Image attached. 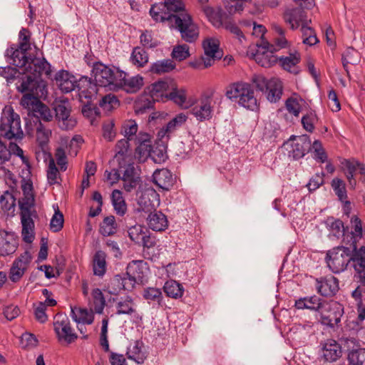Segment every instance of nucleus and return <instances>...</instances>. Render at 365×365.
I'll use <instances>...</instances> for the list:
<instances>
[{"mask_svg": "<svg viewBox=\"0 0 365 365\" xmlns=\"http://www.w3.org/2000/svg\"><path fill=\"white\" fill-rule=\"evenodd\" d=\"M301 61V56L298 51L291 53L289 56H281L278 58V61L280 66L285 71L297 75L299 73V70L294 68Z\"/></svg>", "mask_w": 365, "mask_h": 365, "instance_id": "nucleus-30", "label": "nucleus"}, {"mask_svg": "<svg viewBox=\"0 0 365 365\" xmlns=\"http://www.w3.org/2000/svg\"><path fill=\"white\" fill-rule=\"evenodd\" d=\"M257 46L258 48L255 53H252V56L258 65L269 68L278 62L277 56L273 54V51L269 50V48H273L272 44L266 41Z\"/></svg>", "mask_w": 365, "mask_h": 365, "instance_id": "nucleus-9", "label": "nucleus"}, {"mask_svg": "<svg viewBox=\"0 0 365 365\" xmlns=\"http://www.w3.org/2000/svg\"><path fill=\"white\" fill-rule=\"evenodd\" d=\"M349 242H350L349 262H356L354 264V268L357 273L361 274L365 269V257L357 251V240L355 239L353 233Z\"/></svg>", "mask_w": 365, "mask_h": 365, "instance_id": "nucleus-24", "label": "nucleus"}, {"mask_svg": "<svg viewBox=\"0 0 365 365\" xmlns=\"http://www.w3.org/2000/svg\"><path fill=\"white\" fill-rule=\"evenodd\" d=\"M22 72L16 67L11 66L0 67V76L6 78L7 83H12L16 78H19Z\"/></svg>", "mask_w": 365, "mask_h": 365, "instance_id": "nucleus-54", "label": "nucleus"}, {"mask_svg": "<svg viewBox=\"0 0 365 365\" xmlns=\"http://www.w3.org/2000/svg\"><path fill=\"white\" fill-rule=\"evenodd\" d=\"M129 140H130L127 138L121 139L118 140L115 145V155L114 158L117 160L120 168L125 166V161L132 160L130 154H128L130 147Z\"/></svg>", "mask_w": 365, "mask_h": 365, "instance_id": "nucleus-29", "label": "nucleus"}, {"mask_svg": "<svg viewBox=\"0 0 365 365\" xmlns=\"http://www.w3.org/2000/svg\"><path fill=\"white\" fill-rule=\"evenodd\" d=\"M118 68L113 69L103 63H97L91 70V76L94 78L98 86L108 87L114 91L118 81Z\"/></svg>", "mask_w": 365, "mask_h": 365, "instance_id": "nucleus-3", "label": "nucleus"}, {"mask_svg": "<svg viewBox=\"0 0 365 365\" xmlns=\"http://www.w3.org/2000/svg\"><path fill=\"white\" fill-rule=\"evenodd\" d=\"M127 279L124 273L115 274L110 279L105 291L113 295L118 294L121 290L132 291L133 289V285Z\"/></svg>", "mask_w": 365, "mask_h": 365, "instance_id": "nucleus-22", "label": "nucleus"}, {"mask_svg": "<svg viewBox=\"0 0 365 365\" xmlns=\"http://www.w3.org/2000/svg\"><path fill=\"white\" fill-rule=\"evenodd\" d=\"M31 32L28 29L22 28L19 31V43L17 44L18 48L22 50H31Z\"/></svg>", "mask_w": 365, "mask_h": 365, "instance_id": "nucleus-63", "label": "nucleus"}, {"mask_svg": "<svg viewBox=\"0 0 365 365\" xmlns=\"http://www.w3.org/2000/svg\"><path fill=\"white\" fill-rule=\"evenodd\" d=\"M54 110L56 119L58 121L61 130H69L76 125V120L71 116V108L68 100L55 104Z\"/></svg>", "mask_w": 365, "mask_h": 365, "instance_id": "nucleus-8", "label": "nucleus"}, {"mask_svg": "<svg viewBox=\"0 0 365 365\" xmlns=\"http://www.w3.org/2000/svg\"><path fill=\"white\" fill-rule=\"evenodd\" d=\"M176 67L175 63L170 58L157 61L150 65L149 71L152 73L161 75L173 71Z\"/></svg>", "mask_w": 365, "mask_h": 365, "instance_id": "nucleus-37", "label": "nucleus"}, {"mask_svg": "<svg viewBox=\"0 0 365 365\" xmlns=\"http://www.w3.org/2000/svg\"><path fill=\"white\" fill-rule=\"evenodd\" d=\"M319 314V322L322 325L334 329L341 322V318L344 314V306L336 301H327Z\"/></svg>", "mask_w": 365, "mask_h": 365, "instance_id": "nucleus-4", "label": "nucleus"}, {"mask_svg": "<svg viewBox=\"0 0 365 365\" xmlns=\"http://www.w3.org/2000/svg\"><path fill=\"white\" fill-rule=\"evenodd\" d=\"M138 124L134 120H125L121 126L120 133L128 140H132L133 137L136 135L138 132Z\"/></svg>", "mask_w": 365, "mask_h": 365, "instance_id": "nucleus-57", "label": "nucleus"}, {"mask_svg": "<svg viewBox=\"0 0 365 365\" xmlns=\"http://www.w3.org/2000/svg\"><path fill=\"white\" fill-rule=\"evenodd\" d=\"M92 296L96 313L102 314L106 306V299L102 291L98 288L93 289Z\"/></svg>", "mask_w": 365, "mask_h": 365, "instance_id": "nucleus-58", "label": "nucleus"}, {"mask_svg": "<svg viewBox=\"0 0 365 365\" xmlns=\"http://www.w3.org/2000/svg\"><path fill=\"white\" fill-rule=\"evenodd\" d=\"M36 200H31V202L19 203V215L21 222H25L35 225L34 219L38 218V212L35 208Z\"/></svg>", "mask_w": 365, "mask_h": 365, "instance_id": "nucleus-27", "label": "nucleus"}, {"mask_svg": "<svg viewBox=\"0 0 365 365\" xmlns=\"http://www.w3.org/2000/svg\"><path fill=\"white\" fill-rule=\"evenodd\" d=\"M318 121V117L314 110H309L302 118L301 122L304 130L312 133L314 124Z\"/></svg>", "mask_w": 365, "mask_h": 365, "instance_id": "nucleus-56", "label": "nucleus"}, {"mask_svg": "<svg viewBox=\"0 0 365 365\" xmlns=\"http://www.w3.org/2000/svg\"><path fill=\"white\" fill-rule=\"evenodd\" d=\"M16 83V90L21 93H34V96H43L47 93L46 83L42 79L32 75L21 74Z\"/></svg>", "mask_w": 365, "mask_h": 365, "instance_id": "nucleus-6", "label": "nucleus"}, {"mask_svg": "<svg viewBox=\"0 0 365 365\" xmlns=\"http://www.w3.org/2000/svg\"><path fill=\"white\" fill-rule=\"evenodd\" d=\"M219 24L238 38L245 37L240 28L233 21L229 19V16L226 13L225 15L219 16Z\"/></svg>", "mask_w": 365, "mask_h": 365, "instance_id": "nucleus-46", "label": "nucleus"}, {"mask_svg": "<svg viewBox=\"0 0 365 365\" xmlns=\"http://www.w3.org/2000/svg\"><path fill=\"white\" fill-rule=\"evenodd\" d=\"M331 186L338 197L339 201L343 202L348 198L345 182L338 178H334L331 182Z\"/></svg>", "mask_w": 365, "mask_h": 365, "instance_id": "nucleus-51", "label": "nucleus"}, {"mask_svg": "<svg viewBox=\"0 0 365 365\" xmlns=\"http://www.w3.org/2000/svg\"><path fill=\"white\" fill-rule=\"evenodd\" d=\"M326 302L327 300L314 294L295 300L294 307L297 309H309L319 313Z\"/></svg>", "mask_w": 365, "mask_h": 365, "instance_id": "nucleus-23", "label": "nucleus"}, {"mask_svg": "<svg viewBox=\"0 0 365 365\" xmlns=\"http://www.w3.org/2000/svg\"><path fill=\"white\" fill-rule=\"evenodd\" d=\"M63 215L57 207V210L55 211V213L53 214L50 222L51 230H52L53 232L61 231L63 227Z\"/></svg>", "mask_w": 365, "mask_h": 365, "instance_id": "nucleus-62", "label": "nucleus"}, {"mask_svg": "<svg viewBox=\"0 0 365 365\" xmlns=\"http://www.w3.org/2000/svg\"><path fill=\"white\" fill-rule=\"evenodd\" d=\"M190 56L189 46L187 44L175 46L171 53L172 58L178 61L185 60Z\"/></svg>", "mask_w": 365, "mask_h": 365, "instance_id": "nucleus-61", "label": "nucleus"}, {"mask_svg": "<svg viewBox=\"0 0 365 365\" xmlns=\"http://www.w3.org/2000/svg\"><path fill=\"white\" fill-rule=\"evenodd\" d=\"M145 230L148 229L140 225L131 226L128 230V237L133 242L138 245L140 243V240L143 239L142 237L145 232Z\"/></svg>", "mask_w": 365, "mask_h": 365, "instance_id": "nucleus-60", "label": "nucleus"}, {"mask_svg": "<svg viewBox=\"0 0 365 365\" xmlns=\"http://www.w3.org/2000/svg\"><path fill=\"white\" fill-rule=\"evenodd\" d=\"M153 182L160 188L169 190L174 184L172 173L167 168L156 170L153 174Z\"/></svg>", "mask_w": 365, "mask_h": 365, "instance_id": "nucleus-25", "label": "nucleus"}, {"mask_svg": "<svg viewBox=\"0 0 365 365\" xmlns=\"http://www.w3.org/2000/svg\"><path fill=\"white\" fill-rule=\"evenodd\" d=\"M98 86L95 79L93 80L92 78L87 76H83L78 80L77 79L76 88L79 91L80 102H83V98H90V97L96 98Z\"/></svg>", "mask_w": 365, "mask_h": 365, "instance_id": "nucleus-19", "label": "nucleus"}, {"mask_svg": "<svg viewBox=\"0 0 365 365\" xmlns=\"http://www.w3.org/2000/svg\"><path fill=\"white\" fill-rule=\"evenodd\" d=\"M78 312L80 317H78L75 313V309L71 308V317L74 322L77 323L83 322L86 324H91L94 321V314L93 312H89L86 309L79 308Z\"/></svg>", "mask_w": 365, "mask_h": 365, "instance_id": "nucleus-53", "label": "nucleus"}, {"mask_svg": "<svg viewBox=\"0 0 365 365\" xmlns=\"http://www.w3.org/2000/svg\"><path fill=\"white\" fill-rule=\"evenodd\" d=\"M117 315H129L133 316L136 314L135 308V303L133 299L130 296H126L124 299L116 303V312Z\"/></svg>", "mask_w": 365, "mask_h": 365, "instance_id": "nucleus-35", "label": "nucleus"}, {"mask_svg": "<svg viewBox=\"0 0 365 365\" xmlns=\"http://www.w3.org/2000/svg\"><path fill=\"white\" fill-rule=\"evenodd\" d=\"M170 91L164 96L165 102L172 101L178 106H182L185 103L187 95L185 89H178L176 83L174 82Z\"/></svg>", "mask_w": 365, "mask_h": 365, "instance_id": "nucleus-39", "label": "nucleus"}, {"mask_svg": "<svg viewBox=\"0 0 365 365\" xmlns=\"http://www.w3.org/2000/svg\"><path fill=\"white\" fill-rule=\"evenodd\" d=\"M147 220L149 228L153 231H164L168 227L167 216L156 210L148 214Z\"/></svg>", "mask_w": 365, "mask_h": 365, "instance_id": "nucleus-28", "label": "nucleus"}, {"mask_svg": "<svg viewBox=\"0 0 365 365\" xmlns=\"http://www.w3.org/2000/svg\"><path fill=\"white\" fill-rule=\"evenodd\" d=\"M41 96H34V93H24L20 101V105L28 111V116L36 108V106L41 101Z\"/></svg>", "mask_w": 365, "mask_h": 365, "instance_id": "nucleus-49", "label": "nucleus"}, {"mask_svg": "<svg viewBox=\"0 0 365 365\" xmlns=\"http://www.w3.org/2000/svg\"><path fill=\"white\" fill-rule=\"evenodd\" d=\"M190 113L200 121L209 120L212 117V108L207 103L194 106L191 109Z\"/></svg>", "mask_w": 365, "mask_h": 365, "instance_id": "nucleus-48", "label": "nucleus"}, {"mask_svg": "<svg viewBox=\"0 0 365 365\" xmlns=\"http://www.w3.org/2000/svg\"><path fill=\"white\" fill-rule=\"evenodd\" d=\"M50 158L48 163V168L47 170V179L48 183L52 185L54 184H60L56 180L57 178L61 179V176L58 174V170L55 164V161L52 158L51 153H47Z\"/></svg>", "mask_w": 365, "mask_h": 365, "instance_id": "nucleus-55", "label": "nucleus"}, {"mask_svg": "<svg viewBox=\"0 0 365 365\" xmlns=\"http://www.w3.org/2000/svg\"><path fill=\"white\" fill-rule=\"evenodd\" d=\"M99 106L106 112H111L120 106V101L115 95L108 93L100 100Z\"/></svg>", "mask_w": 365, "mask_h": 365, "instance_id": "nucleus-47", "label": "nucleus"}, {"mask_svg": "<svg viewBox=\"0 0 365 365\" xmlns=\"http://www.w3.org/2000/svg\"><path fill=\"white\" fill-rule=\"evenodd\" d=\"M170 26L178 29L182 39L187 43H195L199 37V27L194 23L191 15L186 12L178 14Z\"/></svg>", "mask_w": 365, "mask_h": 365, "instance_id": "nucleus-2", "label": "nucleus"}, {"mask_svg": "<svg viewBox=\"0 0 365 365\" xmlns=\"http://www.w3.org/2000/svg\"><path fill=\"white\" fill-rule=\"evenodd\" d=\"M19 246V239L14 232L0 230V256L14 254Z\"/></svg>", "mask_w": 365, "mask_h": 365, "instance_id": "nucleus-18", "label": "nucleus"}, {"mask_svg": "<svg viewBox=\"0 0 365 365\" xmlns=\"http://www.w3.org/2000/svg\"><path fill=\"white\" fill-rule=\"evenodd\" d=\"M36 140L38 142V146L42 149L44 153L47 154L44 151V149L47 147L49 137L51 135V131L50 130H47L45 128L44 125L41 123V121L38 120V118L36 119Z\"/></svg>", "mask_w": 365, "mask_h": 365, "instance_id": "nucleus-38", "label": "nucleus"}, {"mask_svg": "<svg viewBox=\"0 0 365 365\" xmlns=\"http://www.w3.org/2000/svg\"><path fill=\"white\" fill-rule=\"evenodd\" d=\"M16 197L14 195L6 190L0 197V207L1 210L6 212L8 215L14 216L16 207Z\"/></svg>", "mask_w": 365, "mask_h": 365, "instance_id": "nucleus-40", "label": "nucleus"}, {"mask_svg": "<svg viewBox=\"0 0 365 365\" xmlns=\"http://www.w3.org/2000/svg\"><path fill=\"white\" fill-rule=\"evenodd\" d=\"M148 270L147 262L143 260H133L127 265L124 275L126 276L128 282H131L134 289L135 284H143L147 282L146 275Z\"/></svg>", "mask_w": 365, "mask_h": 365, "instance_id": "nucleus-7", "label": "nucleus"}, {"mask_svg": "<svg viewBox=\"0 0 365 365\" xmlns=\"http://www.w3.org/2000/svg\"><path fill=\"white\" fill-rule=\"evenodd\" d=\"M315 287L317 293L324 297H332L339 289V281L333 275L316 278Z\"/></svg>", "mask_w": 365, "mask_h": 365, "instance_id": "nucleus-12", "label": "nucleus"}, {"mask_svg": "<svg viewBox=\"0 0 365 365\" xmlns=\"http://www.w3.org/2000/svg\"><path fill=\"white\" fill-rule=\"evenodd\" d=\"M252 83L238 81L230 84L226 88L225 96L230 100L239 98L238 103L240 106L250 110L256 111L259 109V104L257 98L254 95V89L267 93V86L269 85V80L267 79L262 75L254 74L251 78Z\"/></svg>", "mask_w": 365, "mask_h": 365, "instance_id": "nucleus-1", "label": "nucleus"}, {"mask_svg": "<svg viewBox=\"0 0 365 365\" xmlns=\"http://www.w3.org/2000/svg\"><path fill=\"white\" fill-rule=\"evenodd\" d=\"M28 51V50L19 48L17 44H11L6 50L5 56L10 65L23 70L31 59V56H27Z\"/></svg>", "mask_w": 365, "mask_h": 365, "instance_id": "nucleus-16", "label": "nucleus"}, {"mask_svg": "<svg viewBox=\"0 0 365 365\" xmlns=\"http://www.w3.org/2000/svg\"><path fill=\"white\" fill-rule=\"evenodd\" d=\"M283 86L282 81L276 78L269 79V85L267 86V98L272 103L277 102L282 95Z\"/></svg>", "mask_w": 365, "mask_h": 365, "instance_id": "nucleus-33", "label": "nucleus"}, {"mask_svg": "<svg viewBox=\"0 0 365 365\" xmlns=\"http://www.w3.org/2000/svg\"><path fill=\"white\" fill-rule=\"evenodd\" d=\"M59 341L63 339L68 344H71L78 338V335L73 331L71 325L62 327L59 331V334H56Z\"/></svg>", "mask_w": 365, "mask_h": 365, "instance_id": "nucleus-64", "label": "nucleus"}, {"mask_svg": "<svg viewBox=\"0 0 365 365\" xmlns=\"http://www.w3.org/2000/svg\"><path fill=\"white\" fill-rule=\"evenodd\" d=\"M143 297L148 301H153L162 305L163 294L160 289L155 287H148L144 289Z\"/></svg>", "mask_w": 365, "mask_h": 365, "instance_id": "nucleus-59", "label": "nucleus"}, {"mask_svg": "<svg viewBox=\"0 0 365 365\" xmlns=\"http://www.w3.org/2000/svg\"><path fill=\"white\" fill-rule=\"evenodd\" d=\"M130 58L134 65L143 67L148 61V54L144 48L136 46L133 50Z\"/></svg>", "mask_w": 365, "mask_h": 365, "instance_id": "nucleus-50", "label": "nucleus"}, {"mask_svg": "<svg viewBox=\"0 0 365 365\" xmlns=\"http://www.w3.org/2000/svg\"><path fill=\"white\" fill-rule=\"evenodd\" d=\"M163 291L166 295L173 299L180 298L184 292L182 285L175 280H168L164 286Z\"/></svg>", "mask_w": 365, "mask_h": 365, "instance_id": "nucleus-43", "label": "nucleus"}, {"mask_svg": "<svg viewBox=\"0 0 365 365\" xmlns=\"http://www.w3.org/2000/svg\"><path fill=\"white\" fill-rule=\"evenodd\" d=\"M349 247L337 246L327 252L325 260L329 269L335 274L344 271L349 262Z\"/></svg>", "mask_w": 365, "mask_h": 365, "instance_id": "nucleus-5", "label": "nucleus"}, {"mask_svg": "<svg viewBox=\"0 0 365 365\" xmlns=\"http://www.w3.org/2000/svg\"><path fill=\"white\" fill-rule=\"evenodd\" d=\"M349 365H365V349H352L348 354Z\"/></svg>", "mask_w": 365, "mask_h": 365, "instance_id": "nucleus-52", "label": "nucleus"}, {"mask_svg": "<svg viewBox=\"0 0 365 365\" xmlns=\"http://www.w3.org/2000/svg\"><path fill=\"white\" fill-rule=\"evenodd\" d=\"M307 13L302 6V3L299 4V6L287 9L283 15L284 20L286 23H292L293 21H300L302 24L306 23Z\"/></svg>", "mask_w": 365, "mask_h": 365, "instance_id": "nucleus-32", "label": "nucleus"}, {"mask_svg": "<svg viewBox=\"0 0 365 365\" xmlns=\"http://www.w3.org/2000/svg\"><path fill=\"white\" fill-rule=\"evenodd\" d=\"M111 200L116 213L120 216H123L126 212L127 206L122 196V192L118 190H114L111 194Z\"/></svg>", "mask_w": 365, "mask_h": 365, "instance_id": "nucleus-44", "label": "nucleus"}, {"mask_svg": "<svg viewBox=\"0 0 365 365\" xmlns=\"http://www.w3.org/2000/svg\"><path fill=\"white\" fill-rule=\"evenodd\" d=\"M54 79L61 91L64 93L71 92L76 87L77 78L66 70L62 69L58 71Z\"/></svg>", "mask_w": 365, "mask_h": 365, "instance_id": "nucleus-20", "label": "nucleus"}, {"mask_svg": "<svg viewBox=\"0 0 365 365\" xmlns=\"http://www.w3.org/2000/svg\"><path fill=\"white\" fill-rule=\"evenodd\" d=\"M175 81L173 78H165L159 80L151 84V89L149 91L151 98L158 102H165L164 96L170 90Z\"/></svg>", "mask_w": 365, "mask_h": 365, "instance_id": "nucleus-21", "label": "nucleus"}, {"mask_svg": "<svg viewBox=\"0 0 365 365\" xmlns=\"http://www.w3.org/2000/svg\"><path fill=\"white\" fill-rule=\"evenodd\" d=\"M159 202V195L155 190H146L141 194L138 201V207L135 209V211L137 212H143L148 215L155 211Z\"/></svg>", "mask_w": 365, "mask_h": 365, "instance_id": "nucleus-14", "label": "nucleus"}, {"mask_svg": "<svg viewBox=\"0 0 365 365\" xmlns=\"http://www.w3.org/2000/svg\"><path fill=\"white\" fill-rule=\"evenodd\" d=\"M167 144L162 140H156L153 145L150 144V158L155 163H162L168 158Z\"/></svg>", "mask_w": 365, "mask_h": 365, "instance_id": "nucleus-31", "label": "nucleus"}, {"mask_svg": "<svg viewBox=\"0 0 365 365\" xmlns=\"http://www.w3.org/2000/svg\"><path fill=\"white\" fill-rule=\"evenodd\" d=\"M106 254L102 250L97 251L93 256V274L103 277L106 271Z\"/></svg>", "mask_w": 365, "mask_h": 365, "instance_id": "nucleus-42", "label": "nucleus"}, {"mask_svg": "<svg viewBox=\"0 0 365 365\" xmlns=\"http://www.w3.org/2000/svg\"><path fill=\"white\" fill-rule=\"evenodd\" d=\"M205 54L212 58L221 59L223 51L220 49L219 41L214 38H207L202 42Z\"/></svg>", "mask_w": 365, "mask_h": 365, "instance_id": "nucleus-34", "label": "nucleus"}, {"mask_svg": "<svg viewBox=\"0 0 365 365\" xmlns=\"http://www.w3.org/2000/svg\"><path fill=\"white\" fill-rule=\"evenodd\" d=\"M51 66L45 58H38L36 56L29 59L27 65L24 67L22 74L29 73L35 77L41 79V76L44 72L48 78L51 76Z\"/></svg>", "mask_w": 365, "mask_h": 365, "instance_id": "nucleus-13", "label": "nucleus"}, {"mask_svg": "<svg viewBox=\"0 0 365 365\" xmlns=\"http://www.w3.org/2000/svg\"><path fill=\"white\" fill-rule=\"evenodd\" d=\"M118 81L115 88V91H117L120 89L124 90L126 93H135L143 86V78L137 75L130 78V79L126 78L127 73L120 69H118Z\"/></svg>", "mask_w": 365, "mask_h": 365, "instance_id": "nucleus-11", "label": "nucleus"}, {"mask_svg": "<svg viewBox=\"0 0 365 365\" xmlns=\"http://www.w3.org/2000/svg\"><path fill=\"white\" fill-rule=\"evenodd\" d=\"M117 230L118 225L113 215L104 217L99 225V232L105 237L115 235Z\"/></svg>", "mask_w": 365, "mask_h": 365, "instance_id": "nucleus-41", "label": "nucleus"}, {"mask_svg": "<svg viewBox=\"0 0 365 365\" xmlns=\"http://www.w3.org/2000/svg\"><path fill=\"white\" fill-rule=\"evenodd\" d=\"M93 98V97L83 98V102H81L82 104L81 113L85 118L91 120V124H93V121L96 117L101 115L99 108L97 107L96 104L92 102Z\"/></svg>", "mask_w": 365, "mask_h": 365, "instance_id": "nucleus-36", "label": "nucleus"}, {"mask_svg": "<svg viewBox=\"0 0 365 365\" xmlns=\"http://www.w3.org/2000/svg\"><path fill=\"white\" fill-rule=\"evenodd\" d=\"M291 149L288 150V157L298 160L312 150L311 140L308 135H300L298 143H292Z\"/></svg>", "mask_w": 365, "mask_h": 365, "instance_id": "nucleus-17", "label": "nucleus"}, {"mask_svg": "<svg viewBox=\"0 0 365 365\" xmlns=\"http://www.w3.org/2000/svg\"><path fill=\"white\" fill-rule=\"evenodd\" d=\"M322 359L324 362L336 361L342 355L341 346L334 339H328L320 342Z\"/></svg>", "mask_w": 365, "mask_h": 365, "instance_id": "nucleus-15", "label": "nucleus"}, {"mask_svg": "<svg viewBox=\"0 0 365 365\" xmlns=\"http://www.w3.org/2000/svg\"><path fill=\"white\" fill-rule=\"evenodd\" d=\"M164 2L152 5L150 9V15L156 22L168 21L170 25L178 14L170 13L166 10Z\"/></svg>", "mask_w": 365, "mask_h": 365, "instance_id": "nucleus-26", "label": "nucleus"}, {"mask_svg": "<svg viewBox=\"0 0 365 365\" xmlns=\"http://www.w3.org/2000/svg\"><path fill=\"white\" fill-rule=\"evenodd\" d=\"M21 189L23 192V197L18 200V205L19 203L31 202L35 199V193L34 191L33 182L31 179L26 180L23 178L21 180Z\"/></svg>", "mask_w": 365, "mask_h": 365, "instance_id": "nucleus-45", "label": "nucleus"}, {"mask_svg": "<svg viewBox=\"0 0 365 365\" xmlns=\"http://www.w3.org/2000/svg\"><path fill=\"white\" fill-rule=\"evenodd\" d=\"M29 117L30 118L29 121L26 118L25 129L26 133L30 136L33 135L34 131L32 123H34V125H36V118L40 121L41 120H43L46 122H50L53 119V115L51 109L42 101H39L37 106H36V108L33 109V112Z\"/></svg>", "mask_w": 365, "mask_h": 365, "instance_id": "nucleus-10", "label": "nucleus"}]
</instances>
